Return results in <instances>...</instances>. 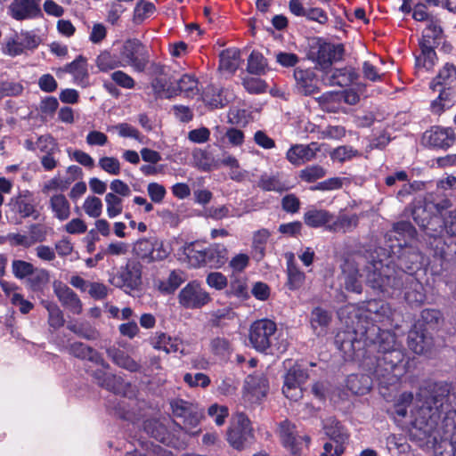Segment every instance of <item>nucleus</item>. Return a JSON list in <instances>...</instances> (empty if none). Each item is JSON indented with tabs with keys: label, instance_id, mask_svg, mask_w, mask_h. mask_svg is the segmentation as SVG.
<instances>
[{
	"label": "nucleus",
	"instance_id": "864d4df0",
	"mask_svg": "<svg viewBox=\"0 0 456 456\" xmlns=\"http://www.w3.org/2000/svg\"><path fill=\"white\" fill-rule=\"evenodd\" d=\"M24 87L21 83L15 81H0V99L4 97H16L22 94Z\"/></svg>",
	"mask_w": 456,
	"mask_h": 456
},
{
	"label": "nucleus",
	"instance_id": "4d7b16f0",
	"mask_svg": "<svg viewBox=\"0 0 456 456\" xmlns=\"http://www.w3.org/2000/svg\"><path fill=\"white\" fill-rule=\"evenodd\" d=\"M68 329L87 340H95L99 338L98 331L86 323L70 324Z\"/></svg>",
	"mask_w": 456,
	"mask_h": 456
},
{
	"label": "nucleus",
	"instance_id": "bb28decb",
	"mask_svg": "<svg viewBox=\"0 0 456 456\" xmlns=\"http://www.w3.org/2000/svg\"><path fill=\"white\" fill-rule=\"evenodd\" d=\"M322 428L327 436H329L335 444H345L348 442L349 434L346 429L336 419L330 417L323 420Z\"/></svg>",
	"mask_w": 456,
	"mask_h": 456
},
{
	"label": "nucleus",
	"instance_id": "ddd939ff",
	"mask_svg": "<svg viewBox=\"0 0 456 456\" xmlns=\"http://www.w3.org/2000/svg\"><path fill=\"white\" fill-rule=\"evenodd\" d=\"M173 415L183 419L184 428L188 431L199 425L203 411L197 404L183 399H175L170 403Z\"/></svg>",
	"mask_w": 456,
	"mask_h": 456
},
{
	"label": "nucleus",
	"instance_id": "a18cd8bd",
	"mask_svg": "<svg viewBox=\"0 0 456 456\" xmlns=\"http://www.w3.org/2000/svg\"><path fill=\"white\" fill-rule=\"evenodd\" d=\"M128 387L129 384L126 383L120 377L110 373L106 376L104 380L102 382V387H104L117 395H126Z\"/></svg>",
	"mask_w": 456,
	"mask_h": 456
},
{
	"label": "nucleus",
	"instance_id": "20e7f679",
	"mask_svg": "<svg viewBox=\"0 0 456 456\" xmlns=\"http://www.w3.org/2000/svg\"><path fill=\"white\" fill-rule=\"evenodd\" d=\"M382 262L381 260H370L369 256L361 252H354L348 255L341 265V275L339 277L341 284L347 291L357 294L362 293V285L361 281L360 269L366 272V278L369 272H373L372 264ZM366 282H368L366 281ZM369 286L370 284L367 283Z\"/></svg>",
	"mask_w": 456,
	"mask_h": 456
},
{
	"label": "nucleus",
	"instance_id": "f8f14e48",
	"mask_svg": "<svg viewBox=\"0 0 456 456\" xmlns=\"http://www.w3.org/2000/svg\"><path fill=\"white\" fill-rule=\"evenodd\" d=\"M111 282L115 287L122 289L126 293L138 289L142 283L141 264L134 261L128 262L113 277Z\"/></svg>",
	"mask_w": 456,
	"mask_h": 456
},
{
	"label": "nucleus",
	"instance_id": "2eb2a0df",
	"mask_svg": "<svg viewBox=\"0 0 456 456\" xmlns=\"http://www.w3.org/2000/svg\"><path fill=\"white\" fill-rule=\"evenodd\" d=\"M7 13L13 20L21 21L41 16V0H12Z\"/></svg>",
	"mask_w": 456,
	"mask_h": 456
},
{
	"label": "nucleus",
	"instance_id": "ea45409f",
	"mask_svg": "<svg viewBox=\"0 0 456 456\" xmlns=\"http://www.w3.org/2000/svg\"><path fill=\"white\" fill-rule=\"evenodd\" d=\"M240 64V53L237 49H226L220 53V67L234 72Z\"/></svg>",
	"mask_w": 456,
	"mask_h": 456
},
{
	"label": "nucleus",
	"instance_id": "a878e982",
	"mask_svg": "<svg viewBox=\"0 0 456 456\" xmlns=\"http://www.w3.org/2000/svg\"><path fill=\"white\" fill-rule=\"evenodd\" d=\"M143 429L149 436L162 444L167 445L173 444V439L164 420L157 419H147L143 423Z\"/></svg>",
	"mask_w": 456,
	"mask_h": 456
},
{
	"label": "nucleus",
	"instance_id": "4468645a",
	"mask_svg": "<svg viewBox=\"0 0 456 456\" xmlns=\"http://www.w3.org/2000/svg\"><path fill=\"white\" fill-rule=\"evenodd\" d=\"M389 248L390 254L397 256L398 258V269L395 268L396 271L408 273L407 272H412L421 265L422 256L416 248L406 244L403 247L401 243H398L397 246L389 245Z\"/></svg>",
	"mask_w": 456,
	"mask_h": 456
},
{
	"label": "nucleus",
	"instance_id": "b1692460",
	"mask_svg": "<svg viewBox=\"0 0 456 456\" xmlns=\"http://www.w3.org/2000/svg\"><path fill=\"white\" fill-rule=\"evenodd\" d=\"M294 78L297 89L300 94L312 95L319 91L316 85L315 74L313 70L297 68L294 70Z\"/></svg>",
	"mask_w": 456,
	"mask_h": 456
},
{
	"label": "nucleus",
	"instance_id": "9d476101",
	"mask_svg": "<svg viewBox=\"0 0 456 456\" xmlns=\"http://www.w3.org/2000/svg\"><path fill=\"white\" fill-rule=\"evenodd\" d=\"M277 433L282 445L294 455H299L303 446L307 447L311 441L309 436H299L295 424L288 419L279 423Z\"/></svg>",
	"mask_w": 456,
	"mask_h": 456
},
{
	"label": "nucleus",
	"instance_id": "dca6fc26",
	"mask_svg": "<svg viewBox=\"0 0 456 456\" xmlns=\"http://www.w3.org/2000/svg\"><path fill=\"white\" fill-rule=\"evenodd\" d=\"M134 250L140 258L148 262L163 260L169 255L163 244L155 239L139 240Z\"/></svg>",
	"mask_w": 456,
	"mask_h": 456
},
{
	"label": "nucleus",
	"instance_id": "72a5a7b5",
	"mask_svg": "<svg viewBox=\"0 0 456 456\" xmlns=\"http://www.w3.org/2000/svg\"><path fill=\"white\" fill-rule=\"evenodd\" d=\"M257 185L260 189L265 191H276L282 192L289 189L288 185L284 181L281 180V176L277 175H269L264 173L260 175Z\"/></svg>",
	"mask_w": 456,
	"mask_h": 456
},
{
	"label": "nucleus",
	"instance_id": "603ef678",
	"mask_svg": "<svg viewBox=\"0 0 456 456\" xmlns=\"http://www.w3.org/2000/svg\"><path fill=\"white\" fill-rule=\"evenodd\" d=\"M2 53L10 57H16L24 53V45L16 36L6 37L1 47Z\"/></svg>",
	"mask_w": 456,
	"mask_h": 456
},
{
	"label": "nucleus",
	"instance_id": "6e6552de",
	"mask_svg": "<svg viewBox=\"0 0 456 456\" xmlns=\"http://www.w3.org/2000/svg\"><path fill=\"white\" fill-rule=\"evenodd\" d=\"M277 331L276 323L269 319L254 322L248 333L252 346L258 352H265L273 345Z\"/></svg>",
	"mask_w": 456,
	"mask_h": 456
},
{
	"label": "nucleus",
	"instance_id": "338daca9",
	"mask_svg": "<svg viewBox=\"0 0 456 456\" xmlns=\"http://www.w3.org/2000/svg\"><path fill=\"white\" fill-rule=\"evenodd\" d=\"M393 232L399 236L408 239H413L416 235V230L409 221L395 223L393 226Z\"/></svg>",
	"mask_w": 456,
	"mask_h": 456
},
{
	"label": "nucleus",
	"instance_id": "2f4dec72",
	"mask_svg": "<svg viewBox=\"0 0 456 456\" xmlns=\"http://www.w3.org/2000/svg\"><path fill=\"white\" fill-rule=\"evenodd\" d=\"M443 36V30L437 19L432 17L424 29L419 44L439 45Z\"/></svg>",
	"mask_w": 456,
	"mask_h": 456
},
{
	"label": "nucleus",
	"instance_id": "f704fd0d",
	"mask_svg": "<svg viewBox=\"0 0 456 456\" xmlns=\"http://www.w3.org/2000/svg\"><path fill=\"white\" fill-rule=\"evenodd\" d=\"M358 224V217L356 215L347 216V215H340L338 216H335L332 214V221L328 227V231L338 232H347L352 231L354 227H356Z\"/></svg>",
	"mask_w": 456,
	"mask_h": 456
},
{
	"label": "nucleus",
	"instance_id": "4be33fe9",
	"mask_svg": "<svg viewBox=\"0 0 456 456\" xmlns=\"http://www.w3.org/2000/svg\"><path fill=\"white\" fill-rule=\"evenodd\" d=\"M268 388V381L262 373L248 375L245 379L244 389L247 395H250L252 401H259L264 398Z\"/></svg>",
	"mask_w": 456,
	"mask_h": 456
},
{
	"label": "nucleus",
	"instance_id": "bf43d9fd",
	"mask_svg": "<svg viewBox=\"0 0 456 456\" xmlns=\"http://www.w3.org/2000/svg\"><path fill=\"white\" fill-rule=\"evenodd\" d=\"M83 208L90 217H99L102 210V200L95 196H88L84 201Z\"/></svg>",
	"mask_w": 456,
	"mask_h": 456
},
{
	"label": "nucleus",
	"instance_id": "09e8293b",
	"mask_svg": "<svg viewBox=\"0 0 456 456\" xmlns=\"http://www.w3.org/2000/svg\"><path fill=\"white\" fill-rule=\"evenodd\" d=\"M266 69V59L262 53L253 51L248 59V71L251 74L262 75L265 73Z\"/></svg>",
	"mask_w": 456,
	"mask_h": 456
},
{
	"label": "nucleus",
	"instance_id": "cd10ccee",
	"mask_svg": "<svg viewBox=\"0 0 456 456\" xmlns=\"http://www.w3.org/2000/svg\"><path fill=\"white\" fill-rule=\"evenodd\" d=\"M332 214L326 209L312 208L304 214L305 224L312 228L325 227L328 230Z\"/></svg>",
	"mask_w": 456,
	"mask_h": 456
},
{
	"label": "nucleus",
	"instance_id": "79ce46f5",
	"mask_svg": "<svg viewBox=\"0 0 456 456\" xmlns=\"http://www.w3.org/2000/svg\"><path fill=\"white\" fill-rule=\"evenodd\" d=\"M108 354L110 355L113 362L121 368L132 372L140 370V364L121 350H108Z\"/></svg>",
	"mask_w": 456,
	"mask_h": 456
},
{
	"label": "nucleus",
	"instance_id": "e2e57ef3",
	"mask_svg": "<svg viewBox=\"0 0 456 456\" xmlns=\"http://www.w3.org/2000/svg\"><path fill=\"white\" fill-rule=\"evenodd\" d=\"M110 77L116 85L125 89H133L135 86L134 79L122 70L112 72Z\"/></svg>",
	"mask_w": 456,
	"mask_h": 456
},
{
	"label": "nucleus",
	"instance_id": "c03bdc74",
	"mask_svg": "<svg viewBox=\"0 0 456 456\" xmlns=\"http://www.w3.org/2000/svg\"><path fill=\"white\" fill-rule=\"evenodd\" d=\"M456 78V67L452 64L446 63L439 71L436 78L430 83V88L434 91L437 86H442L452 82Z\"/></svg>",
	"mask_w": 456,
	"mask_h": 456
},
{
	"label": "nucleus",
	"instance_id": "39448f33",
	"mask_svg": "<svg viewBox=\"0 0 456 456\" xmlns=\"http://www.w3.org/2000/svg\"><path fill=\"white\" fill-rule=\"evenodd\" d=\"M187 257L193 267L209 266L219 268L227 261V248L218 243L210 245L205 249H196L194 243L187 247Z\"/></svg>",
	"mask_w": 456,
	"mask_h": 456
},
{
	"label": "nucleus",
	"instance_id": "f257e3e1",
	"mask_svg": "<svg viewBox=\"0 0 456 456\" xmlns=\"http://www.w3.org/2000/svg\"><path fill=\"white\" fill-rule=\"evenodd\" d=\"M395 310L383 300H370L357 317L352 330L338 332L336 344L350 358H366V353L377 350L372 379L380 387L396 385L406 373L404 353L389 329L394 326ZM370 356L368 355V358Z\"/></svg>",
	"mask_w": 456,
	"mask_h": 456
},
{
	"label": "nucleus",
	"instance_id": "052dcab7",
	"mask_svg": "<svg viewBox=\"0 0 456 456\" xmlns=\"http://www.w3.org/2000/svg\"><path fill=\"white\" fill-rule=\"evenodd\" d=\"M325 170L319 165H313L300 171V178L307 183H313L325 175Z\"/></svg>",
	"mask_w": 456,
	"mask_h": 456
},
{
	"label": "nucleus",
	"instance_id": "412c9836",
	"mask_svg": "<svg viewBox=\"0 0 456 456\" xmlns=\"http://www.w3.org/2000/svg\"><path fill=\"white\" fill-rule=\"evenodd\" d=\"M9 205L12 210L19 213L21 217H38V212L35 207V200L29 191H23L19 195L11 199Z\"/></svg>",
	"mask_w": 456,
	"mask_h": 456
},
{
	"label": "nucleus",
	"instance_id": "423d86ee",
	"mask_svg": "<svg viewBox=\"0 0 456 456\" xmlns=\"http://www.w3.org/2000/svg\"><path fill=\"white\" fill-rule=\"evenodd\" d=\"M122 68L131 67L134 71L142 73L150 62L147 47L138 39L126 40L118 52Z\"/></svg>",
	"mask_w": 456,
	"mask_h": 456
},
{
	"label": "nucleus",
	"instance_id": "49530a36",
	"mask_svg": "<svg viewBox=\"0 0 456 456\" xmlns=\"http://www.w3.org/2000/svg\"><path fill=\"white\" fill-rule=\"evenodd\" d=\"M308 378V373L300 365L295 364L284 376V383L302 387Z\"/></svg>",
	"mask_w": 456,
	"mask_h": 456
},
{
	"label": "nucleus",
	"instance_id": "37998d69",
	"mask_svg": "<svg viewBox=\"0 0 456 456\" xmlns=\"http://www.w3.org/2000/svg\"><path fill=\"white\" fill-rule=\"evenodd\" d=\"M178 90L187 97H193L200 93L197 78L189 74L183 75L177 81Z\"/></svg>",
	"mask_w": 456,
	"mask_h": 456
},
{
	"label": "nucleus",
	"instance_id": "6e6d98bb",
	"mask_svg": "<svg viewBox=\"0 0 456 456\" xmlns=\"http://www.w3.org/2000/svg\"><path fill=\"white\" fill-rule=\"evenodd\" d=\"M12 271L13 275L20 280L28 278L35 271L34 265L24 260H13L12 262Z\"/></svg>",
	"mask_w": 456,
	"mask_h": 456
},
{
	"label": "nucleus",
	"instance_id": "c9c22d12",
	"mask_svg": "<svg viewBox=\"0 0 456 456\" xmlns=\"http://www.w3.org/2000/svg\"><path fill=\"white\" fill-rule=\"evenodd\" d=\"M95 64L100 71L108 72L117 68H122L119 54L108 50L102 51L95 59Z\"/></svg>",
	"mask_w": 456,
	"mask_h": 456
},
{
	"label": "nucleus",
	"instance_id": "58836bf2",
	"mask_svg": "<svg viewBox=\"0 0 456 456\" xmlns=\"http://www.w3.org/2000/svg\"><path fill=\"white\" fill-rule=\"evenodd\" d=\"M454 102V93L450 87L439 89V95L436 100L431 103L432 111L440 114L446 109H450Z\"/></svg>",
	"mask_w": 456,
	"mask_h": 456
},
{
	"label": "nucleus",
	"instance_id": "1a4fd4ad",
	"mask_svg": "<svg viewBox=\"0 0 456 456\" xmlns=\"http://www.w3.org/2000/svg\"><path fill=\"white\" fill-rule=\"evenodd\" d=\"M254 438L249 419L243 413L237 414L227 430V441L236 450L244 449Z\"/></svg>",
	"mask_w": 456,
	"mask_h": 456
},
{
	"label": "nucleus",
	"instance_id": "680f3d73",
	"mask_svg": "<svg viewBox=\"0 0 456 456\" xmlns=\"http://www.w3.org/2000/svg\"><path fill=\"white\" fill-rule=\"evenodd\" d=\"M208 414L213 418L217 426H222L229 415V410L225 405L214 403L208 409Z\"/></svg>",
	"mask_w": 456,
	"mask_h": 456
},
{
	"label": "nucleus",
	"instance_id": "9b49d317",
	"mask_svg": "<svg viewBox=\"0 0 456 456\" xmlns=\"http://www.w3.org/2000/svg\"><path fill=\"white\" fill-rule=\"evenodd\" d=\"M179 305L185 309H200L208 305L210 295L196 281H190L178 293Z\"/></svg>",
	"mask_w": 456,
	"mask_h": 456
},
{
	"label": "nucleus",
	"instance_id": "c756f323",
	"mask_svg": "<svg viewBox=\"0 0 456 456\" xmlns=\"http://www.w3.org/2000/svg\"><path fill=\"white\" fill-rule=\"evenodd\" d=\"M49 206L55 218L60 221L67 220L70 216V204L65 195L56 193L49 200Z\"/></svg>",
	"mask_w": 456,
	"mask_h": 456
},
{
	"label": "nucleus",
	"instance_id": "a19ab883",
	"mask_svg": "<svg viewBox=\"0 0 456 456\" xmlns=\"http://www.w3.org/2000/svg\"><path fill=\"white\" fill-rule=\"evenodd\" d=\"M42 305L48 312V323L53 329H59L64 325L65 320L62 311L54 302L49 300H42Z\"/></svg>",
	"mask_w": 456,
	"mask_h": 456
},
{
	"label": "nucleus",
	"instance_id": "5701e85b",
	"mask_svg": "<svg viewBox=\"0 0 456 456\" xmlns=\"http://www.w3.org/2000/svg\"><path fill=\"white\" fill-rule=\"evenodd\" d=\"M87 60L82 55H78L73 61L64 66L62 71L72 75L74 83L86 87L89 85V72L87 68Z\"/></svg>",
	"mask_w": 456,
	"mask_h": 456
},
{
	"label": "nucleus",
	"instance_id": "5fc2aeb1",
	"mask_svg": "<svg viewBox=\"0 0 456 456\" xmlns=\"http://www.w3.org/2000/svg\"><path fill=\"white\" fill-rule=\"evenodd\" d=\"M98 166L110 175H118L121 172L120 161L115 157L104 156L99 159Z\"/></svg>",
	"mask_w": 456,
	"mask_h": 456
},
{
	"label": "nucleus",
	"instance_id": "c85d7f7f",
	"mask_svg": "<svg viewBox=\"0 0 456 456\" xmlns=\"http://www.w3.org/2000/svg\"><path fill=\"white\" fill-rule=\"evenodd\" d=\"M408 346L417 354H423L429 346L428 338L417 324L408 333Z\"/></svg>",
	"mask_w": 456,
	"mask_h": 456
},
{
	"label": "nucleus",
	"instance_id": "13d9d810",
	"mask_svg": "<svg viewBox=\"0 0 456 456\" xmlns=\"http://www.w3.org/2000/svg\"><path fill=\"white\" fill-rule=\"evenodd\" d=\"M359 155L360 154L357 150H354L351 146L343 145L333 150V151L330 153V158L335 161L342 163L348 161Z\"/></svg>",
	"mask_w": 456,
	"mask_h": 456
},
{
	"label": "nucleus",
	"instance_id": "aec40b11",
	"mask_svg": "<svg viewBox=\"0 0 456 456\" xmlns=\"http://www.w3.org/2000/svg\"><path fill=\"white\" fill-rule=\"evenodd\" d=\"M53 292L61 305L74 314H80L83 305L78 296L61 281L53 282Z\"/></svg>",
	"mask_w": 456,
	"mask_h": 456
},
{
	"label": "nucleus",
	"instance_id": "4c0bfd02",
	"mask_svg": "<svg viewBox=\"0 0 456 456\" xmlns=\"http://www.w3.org/2000/svg\"><path fill=\"white\" fill-rule=\"evenodd\" d=\"M184 281L185 276L183 272L181 270H173L166 281H159L158 289L162 293L172 294L180 287L182 283L184 282Z\"/></svg>",
	"mask_w": 456,
	"mask_h": 456
},
{
	"label": "nucleus",
	"instance_id": "7c9ffc66",
	"mask_svg": "<svg viewBox=\"0 0 456 456\" xmlns=\"http://www.w3.org/2000/svg\"><path fill=\"white\" fill-rule=\"evenodd\" d=\"M331 321V314L320 306L314 307L311 312L310 323L317 335L325 333L326 328Z\"/></svg>",
	"mask_w": 456,
	"mask_h": 456
},
{
	"label": "nucleus",
	"instance_id": "0e129e2a",
	"mask_svg": "<svg viewBox=\"0 0 456 456\" xmlns=\"http://www.w3.org/2000/svg\"><path fill=\"white\" fill-rule=\"evenodd\" d=\"M184 382L190 387H201L206 388L210 385V379L208 375L199 372L196 374L186 373L183 377Z\"/></svg>",
	"mask_w": 456,
	"mask_h": 456
},
{
	"label": "nucleus",
	"instance_id": "f03ea898",
	"mask_svg": "<svg viewBox=\"0 0 456 456\" xmlns=\"http://www.w3.org/2000/svg\"><path fill=\"white\" fill-rule=\"evenodd\" d=\"M450 392L448 383H432L420 387L414 402L412 393L404 392L394 405L393 413L404 418L407 407L412 404L409 436L419 447L432 450L434 456H456V410L446 411L441 420Z\"/></svg>",
	"mask_w": 456,
	"mask_h": 456
},
{
	"label": "nucleus",
	"instance_id": "8fccbe9b",
	"mask_svg": "<svg viewBox=\"0 0 456 456\" xmlns=\"http://www.w3.org/2000/svg\"><path fill=\"white\" fill-rule=\"evenodd\" d=\"M224 90L210 86L204 94V102L211 108H222L226 102L227 99L223 95Z\"/></svg>",
	"mask_w": 456,
	"mask_h": 456
},
{
	"label": "nucleus",
	"instance_id": "7ed1b4c3",
	"mask_svg": "<svg viewBox=\"0 0 456 456\" xmlns=\"http://www.w3.org/2000/svg\"><path fill=\"white\" fill-rule=\"evenodd\" d=\"M373 272H369L367 281L374 290L392 297L403 288L404 298L411 305H420L426 299L424 287L411 273L396 271L394 264L377 262L372 265Z\"/></svg>",
	"mask_w": 456,
	"mask_h": 456
},
{
	"label": "nucleus",
	"instance_id": "0eeeda50",
	"mask_svg": "<svg viewBox=\"0 0 456 456\" xmlns=\"http://www.w3.org/2000/svg\"><path fill=\"white\" fill-rule=\"evenodd\" d=\"M345 48L342 44H332L318 40L311 50V59L322 72L330 69L334 62L343 59Z\"/></svg>",
	"mask_w": 456,
	"mask_h": 456
},
{
	"label": "nucleus",
	"instance_id": "3c124183",
	"mask_svg": "<svg viewBox=\"0 0 456 456\" xmlns=\"http://www.w3.org/2000/svg\"><path fill=\"white\" fill-rule=\"evenodd\" d=\"M106 212L110 218H114L123 212V198L115 193H106L105 195Z\"/></svg>",
	"mask_w": 456,
	"mask_h": 456
},
{
	"label": "nucleus",
	"instance_id": "69168bd1",
	"mask_svg": "<svg viewBox=\"0 0 456 456\" xmlns=\"http://www.w3.org/2000/svg\"><path fill=\"white\" fill-rule=\"evenodd\" d=\"M155 12V5L151 2L141 1L134 8L135 20H143L152 15Z\"/></svg>",
	"mask_w": 456,
	"mask_h": 456
},
{
	"label": "nucleus",
	"instance_id": "774afa93",
	"mask_svg": "<svg viewBox=\"0 0 456 456\" xmlns=\"http://www.w3.org/2000/svg\"><path fill=\"white\" fill-rule=\"evenodd\" d=\"M147 192L151 201L157 204L161 203L167 194L165 187L158 183H150L147 185Z\"/></svg>",
	"mask_w": 456,
	"mask_h": 456
},
{
	"label": "nucleus",
	"instance_id": "e433bc0d",
	"mask_svg": "<svg viewBox=\"0 0 456 456\" xmlns=\"http://www.w3.org/2000/svg\"><path fill=\"white\" fill-rule=\"evenodd\" d=\"M153 346L157 349H161L166 353H183L182 340L178 338H171L170 336L160 333L154 338Z\"/></svg>",
	"mask_w": 456,
	"mask_h": 456
},
{
	"label": "nucleus",
	"instance_id": "473e14b6",
	"mask_svg": "<svg viewBox=\"0 0 456 456\" xmlns=\"http://www.w3.org/2000/svg\"><path fill=\"white\" fill-rule=\"evenodd\" d=\"M209 349L212 354L221 360L226 361L233 351L232 342L224 337H215L211 338Z\"/></svg>",
	"mask_w": 456,
	"mask_h": 456
},
{
	"label": "nucleus",
	"instance_id": "a211bd4d",
	"mask_svg": "<svg viewBox=\"0 0 456 456\" xmlns=\"http://www.w3.org/2000/svg\"><path fill=\"white\" fill-rule=\"evenodd\" d=\"M422 141L430 147L447 149L454 143L455 134L452 128L435 126L423 134Z\"/></svg>",
	"mask_w": 456,
	"mask_h": 456
},
{
	"label": "nucleus",
	"instance_id": "f3484780",
	"mask_svg": "<svg viewBox=\"0 0 456 456\" xmlns=\"http://www.w3.org/2000/svg\"><path fill=\"white\" fill-rule=\"evenodd\" d=\"M358 78V74L352 67L328 69L322 75V81L330 86H349Z\"/></svg>",
	"mask_w": 456,
	"mask_h": 456
},
{
	"label": "nucleus",
	"instance_id": "6ab92c4d",
	"mask_svg": "<svg viewBox=\"0 0 456 456\" xmlns=\"http://www.w3.org/2000/svg\"><path fill=\"white\" fill-rule=\"evenodd\" d=\"M320 151L321 147L315 142L309 144H295L288 150L286 158L292 165L300 166L314 159Z\"/></svg>",
	"mask_w": 456,
	"mask_h": 456
},
{
	"label": "nucleus",
	"instance_id": "393cba45",
	"mask_svg": "<svg viewBox=\"0 0 456 456\" xmlns=\"http://www.w3.org/2000/svg\"><path fill=\"white\" fill-rule=\"evenodd\" d=\"M69 353L79 359H87L88 361L108 369L109 364L104 361L102 356L94 348L81 342H74L69 345Z\"/></svg>",
	"mask_w": 456,
	"mask_h": 456
},
{
	"label": "nucleus",
	"instance_id": "de8ad7c7",
	"mask_svg": "<svg viewBox=\"0 0 456 456\" xmlns=\"http://www.w3.org/2000/svg\"><path fill=\"white\" fill-rule=\"evenodd\" d=\"M49 281V273L45 269H35L27 280L28 288L33 291H41Z\"/></svg>",
	"mask_w": 456,
	"mask_h": 456
}]
</instances>
